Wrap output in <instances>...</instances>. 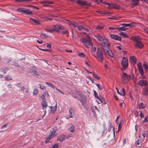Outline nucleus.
Wrapping results in <instances>:
<instances>
[{
	"instance_id": "nucleus-1",
	"label": "nucleus",
	"mask_w": 148,
	"mask_h": 148,
	"mask_svg": "<svg viewBox=\"0 0 148 148\" xmlns=\"http://www.w3.org/2000/svg\"><path fill=\"white\" fill-rule=\"evenodd\" d=\"M100 44L106 55L109 56L111 58L113 57V54L109 49L110 45L107 40L101 42Z\"/></svg>"
},
{
	"instance_id": "nucleus-2",
	"label": "nucleus",
	"mask_w": 148,
	"mask_h": 148,
	"mask_svg": "<svg viewBox=\"0 0 148 148\" xmlns=\"http://www.w3.org/2000/svg\"><path fill=\"white\" fill-rule=\"evenodd\" d=\"M81 41L83 43L85 47L88 48L92 46V43L90 38L88 36L86 37V38H82Z\"/></svg>"
},
{
	"instance_id": "nucleus-3",
	"label": "nucleus",
	"mask_w": 148,
	"mask_h": 148,
	"mask_svg": "<svg viewBox=\"0 0 148 148\" xmlns=\"http://www.w3.org/2000/svg\"><path fill=\"white\" fill-rule=\"evenodd\" d=\"M97 60L100 62H102L103 59V53L101 49L98 48L97 51L96 55H95Z\"/></svg>"
},
{
	"instance_id": "nucleus-4",
	"label": "nucleus",
	"mask_w": 148,
	"mask_h": 148,
	"mask_svg": "<svg viewBox=\"0 0 148 148\" xmlns=\"http://www.w3.org/2000/svg\"><path fill=\"white\" fill-rule=\"evenodd\" d=\"M57 130V128L55 127L51 131L48 137L45 140L46 143L48 142L51 138L57 135V134L56 133Z\"/></svg>"
},
{
	"instance_id": "nucleus-5",
	"label": "nucleus",
	"mask_w": 148,
	"mask_h": 148,
	"mask_svg": "<svg viewBox=\"0 0 148 148\" xmlns=\"http://www.w3.org/2000/svg\"><path fill=\"white\" fill-rule=\"evenodd\" d=\"M121 25L123 26L119 27V31H124L127 29V27H133L135 26L136 24L134 23H132L129 24L123 23Z\"/></svg>"
},
{
	"instance_id": "nucleus-6",
	"label": "nucleus",
	"mask_w": 148,
	"mask_h": 148,
	"mask_svg": "<svg viewBox=\"0 0 148 148\" xmlns=\"http://www.w3.org/2000/svg\"><path fill=\"white\" fill-rule=\"evenodd\" d=\"M128 63L127 59L126 58L123 57L121 62V64L123 66V67L121 68L122 70L124 71L127 68Z\"/></svg>"
},
{
	"instance_id": "nucleus-7",
	"label": "nucleus",
	"mask_w": 148,
	"mask_h": 148,
	"mask_svg": "<svg viewBox=\"0 0 148 148\" xmlns=\"http://www.w3.org/2000/svg\"><path fill=\"white\" fill-rule=\"evenodd\" d=\"M130 76L123 72L121 76V80L123 83H127L130 79Z\"/></svg>"
},
{
	"instance_id": "nucleus-8",
	"label": "nucleus",
	"mask_w": 148,
	"mask_h": 148,
	"mask_svg": "<svg viewBox=\"0 0 148 148\" xmlns=\"http://www.w3.org/2000/svg\"><path fill=\"white\" fill-rule=\"evenodd\" d=\"M17 11L20 12H23L26 14L31 15L33 13L32 11L23 8H19L17 9Z\"/></svg>"
},
{
	"instance_id": "nucleus-9",
	"label": "nucleus",
	"mask_w": 148,
	"mask_h": 148,
	"mask_svg": "<svg viewBox=\"0 0 148 148\" xmlns=\"http://www.w3.org/2000/svg\"><path fill=\"white\" fill-rule=\"evenodd\" d=\"M95 37L98 40L101 42H103L107 40L106 38L104 36H101L99 35H95Z\"/></svg>"
},
{
	"instance_id": "nucleus-10",
	"label": "nucleus",
	"mask_w": 148,
	"mask_h": 148,
	"mask_svg": "<svg viewBox=\"0 0 148 148\" xmlns=\"http://www.w3.org/2000/svg\"><path fill=\"white\" fill-rule=\"evenodd\" d=\"M69 112L70 115L69 117H66L67 119H68L69 118H73L74 117L75 113L74 109L72 108H70L69 110Z\"/></svg>"
},
{
	"instance_id": "nucleus-11",
	"label": "nucleus",
	"mask_w": 148,
	"mask_h": 148,
	"mask_svg": "<svg viewBox=\"0 0 148 148\" xmlns=\"http://www.w3.org/2000/svg\"><path fill=\"white\" fill-rule=\"evenodd\" d=\"M138 84L140 86H146L147 84V82L145 80L141 79L138 82Z\"/></svg>"
},
{
	"instance_id": "nucleus-12",
	"label": "nucleus",
	"mask_w": 148,
	"mask_h": 148,
	"mask_svg": "<svg viewBox=\"0 0 148 148\" xmlns=\"http://www.w3.org/2000/svg\"><path fill=\"white\" fill-rule=\"evenodd\" d=\"M110 36L112 39L120 41L121 40V37L118 36L117 35L113 34H111L110 35Z\"/></svg>"
},
{
	"instance_id": "nucleus-13",
	"label": "nucleus",
	"mask_w": 148,
	"mask_h": 148,
	"mask_svg": "<svg viewBox=\"0 0 148 148\" xmlns=\"http://www.w3.org/2000/svg\"><path fill=\"white\" fill-rule=\"evenodd\" d=\"M77 3L78 4L81 5H86L89 6L91 5V3H87L86 1H85L82 0H78L77 1Z\"/></svg>"
},
{
	"instance_id": "nucleus-14",
	"label": "nucleus",
	"mask_w": 148,
	"mask_h": 148,
	"mask_svg": "<svg viewBox=\"0 0 148 148\" xmlns=\"http://www.w3.org/2000/svg\"><path fill=\"white\" fill-rule=\"evenodd\" d=\"M134 47L135 48H142L143 45L141 42V41L137 42L136 44L134 45Z\"/></svg>"
},
{
	"instance_id": "nucleus-15",
	"label": "nucleus",
	"mask_w": 148,
	"mask_h": 148,
	"mask_svg": "<svg viewBox=\"0 0 148 148\" xmlns=\"http://www.w3.org/2000/svg\"><path fill=\"white\" fill-rule=\"evenodd\" d=\"M137 66L139 72L140 74H143V69L142 66V64L141 63H138L137 65Z\"/></svg>"
},
{
	"instance_id": "nucleus-16",
	"label": "nucleus",
	"mask_w": 148,
	"mask_h": 148,
	"mask_svg": "<svg viewBox=\"0 0 148 148\" xmlns=\"http://www.w3.org/2000/svg\"><path fill=\"white\" fill-rule=\"evenodd\" d=\"M131 39L132 40L136 42L141 41V39L138 36H134L132 37Z\"/></svg>"
},
{
	"instance_id": "nucleus-17",
	"label": "nucleus",
	"mask_w": 148,
	"mask_h": 148,
	"mask_svg": "<svg viewBox=\"0 0 148 148\" xmlns=\"http://www.w3.org/2000/svg\"><path fill=\"white\" fill-rule=\"evenodd\" d=\"M49 107L51 109V113L52 114L54 113L57 110V103H56L54 107H53L52 106H50Z\"/></svg>"
},
{
	"instance_id": "nucleus-18",
	"label": "nucleus",
	"mask_w": 148,
	"mask_h": 148,
	"mask_svg": "<svg viewBox=\"0 0 148 148\" xmlns=\"http://www.w3.org/2000/svg\"><path fill=\"white\" fill-rule=\"evenodd\" d=\"M29 21L31 23H34L36 25H39L40 24V22L38 20L31 18L29 19Z\"/></svg>"
},
{
	"instance_id": "nucleus-19",
	"label": "nucleus",
	"mask_w": 148,
	"mask_h": 148,
	"mask_svg": "<svg viewBox=\"0 0 148 148\" xmlns=\"http://www.w3.org/2000/svg\"><path fill=\"white\" fill-rule=\"evenodd\" d=\"M54 31L59 32H60V30L61 29V28L58 25H56L53 27Z\"/></svg>"
},
{
	"instance_id": "nucleus-20",
	"label": "nucleus",
	"mask_w": 148,
	"mask_h": 148,
	"mask_svg": "<svg viewBox=\"0 0 148 148\" xmlns=\"http://www.w3.org/2000/svg\"><path fill=\"white\" fill-rule=\"evenodd\" d=\"M139 3L138 0H132L131 4L132 5L135 6L138 5Z\"/></svg>"
},
{
	"instance_id": "nucleus-21",
	"label": "nucleus",
	"mask_w": 148,
	"mask_h": 148,
	"mask_svg": "<svg viewBox=\"0 0 148 148\" xmlns=\"http://www.w3.org/2000/svg\"><path fill=\"white\" fill-rule=\"evenodd\" d=\"M41 106L42 107V109L43 110H45L46 109L47 105L45 101H43L41 103Z\"/></svg>"
},
{
	"instance_id": "nucleus-22",
	"label": "nucleus",
	"mask_w": 148,
	"mask_h": 148,
	"mask_svg": "<svg viewBox=\"0 0 148 148\" xmlns=\"http://www.w3.org/2000/svg\"><path fill=\"white\" fill-rule=\"evenodd\" d=\"M130 60L132 63L135 64L136 63V59L135 56H133L130 57Z\"/></svg>"
},
{
	"instance_id": "nucleus-23",
	"label": "nucleus",
	"mask_w": 148,
	"mask_h": 148,
	"mask_svg": "<svg viewBox=\"0 0 148 148\" xmlns=\"http://www.w3.org/2000/svg\"><path fill=\"white\" fill-rule=\"evenodd\" d=\"M143 66L144 67L145 70L146 72L148 71V62H145L143 64Z\"/></svg>"
},
{
	"instance_id": "nucleus-24",
	"label": "nucleus",
	"mask_w": 148,
	"mask_h": 148,
	"mask_svg": "<svg viewBox=\"0 0 148 148\" xmlns=\"http://www.w3.org/2000/svg\"><path fill=\"white\" fill-rule=\"evenodd\" d=\"M145 105L143 103H140L138 105V108L139 109H143L145 107Z\"/></svg>"
},
{
	"instance_id": "nucleus-25",
	"label": "nucleus",
	"mask_w": 148,
	"mask_h": 148,
	"mask_svg": "<svg viewBox=\"0 0 148 148\" xmlns=\"http://www.w3.org/2000/svg\"><path fill=\"white\" fill-rule=\"evenodd\" d=\"M40 36L41 38L46 39L48 37V36L45 33H43L41 34Z\"/></svg>"
},
{
	"instance_id": "nucleus-26",
	"label": "nucleus",
	"mask_w": 148,
	"mask_h": 148,
	"mask_svg": "<svg viewBox=\"0 0 148 148\" xmlns=\"http://www.w3.org/2000/svg\"><path fill=\"white\" fill-rule=\"evenodd\" d=\"M32 73L33 75L36 76H38L39 75L38 73L35 70H32Z\"/></svg>"
},
{
	"instance_id": "nucleus-27",
	"label": "nucleus",
	"mask_w": 148,
	"mask_h": 148,
	"mask_svg": "<svg viewBox=\"0 0 148 148\" xmlns=\"http://www.w3.org/2000/svg\"><path fill=\"white\" fill-rule=\"evenodd\" d=\"M119 34L120 35L122 36L124 38H127V37H128V36L127 34H125L123 32H121L119 33Z\"/></svg>"
},
{
	"instance_id": "nucleus-28",
	"label": "nucleus",
	"mask_w": 148,
	"mask_h": 148,
	"mask_svg": "<svg viewBox=\"0 0 148 148\" xmlns=\"http://www.w3.org/2000/svg\"><path fill=\"white\" fill-rule=\"evenodd\" d=\"M100 14H111V13L106 11H101V12H100Z\"/></svg>"
},
{
	"instance_id": "nucleus-29",
	"label": "nucleus",
	"mask_w": 148,
	"mask_h": 148,
	"mask_svg": "<svg viewBox=\"0 0 148 148\" xmlns=\"http://www.w3.org/2000/svg\"><path fill=\"white\" fill-rule=\"evenodd\" d=\"M136 145L138 147H140L141 145V143L140 140H138L136 142Z\"/></svg>"
},
{
	"instance_id": "nucleus-30",
	"label": "nucleus",
	"mask_w": 148,
	"mask_h": 148,
	"mask_svg": "<svg viewBox=\"0 0 148 148\" xmlns=\"http://www.w3.org/2000/svg\"><path fill=\"white\" fill-rule=\"evenodd\" d=\"M66 137L64 135H62L60 136V138L59 139V140L60 142H62L65 139Z\"/></svg>"
},
{
	"instance_id": "nucleus-31",
	"label": "nucleus",
	"mask_w": 148,
	"mask_h": 148,
	"mask_svg": "<svg viewBox=\"0 0 148 148\" xmlns=\"http://www.w3.org/2000/svg\"><path fill=\"white\" fill-rule=\"evenodd\" d=\"M95 85H97V87L99 88V89L100 90H102L103 88V87L102 86V85H100L99 84H96Z\"/></svg>"
},
{
	"instance_id": "nucleus-32",
	"label": "nucleus",
	"mask_w": 148,
	"mask_h": 148,
	"mask_svg": "<svg viewBox=\"0 0 148 148\" xmlns=\"http://www.w3.org/2000/svg\"><path fill=\"white\" fill-rule=\"evenodd\" d=\"M70 25L71 26H72L74 27H77V24L74 22H70Z\"/></svg>"
},
{
	"instance_id": "nucleus-33",
	"label": "nucleus",
	"mask_w": 148,
	"mask_h": 148,
	"mask_svg": "<svg viewBox=\"0 0 148 148\" xmlns=\"http://www.w3.org/2000/svg\"><path fill=\"white\" fill-rule=\"evenodd\" d=\"M143 93L145 95H148V87H147L144 90Z\"/></svg>"
},
{
	"instance_id": "nucleus-34",
	"label": "nucleus",
	"mask_w": 148,
	"mask_h": 148,
	"mask_svg": "<svg viewBox=\"0 0 148 148\" xmlns=\"http://www.w3.org/2000/svg\"><path fill=\"white\" fill-rule=\"evenodd\" d=\"M38 91L37 89L35 88L33 91V94L34 95H36L38 94Z\"/></svg>"
},
{
	"instance_id": "nucleus-35",
	"label": "nucleus",
	"mask_w": 148,
	"mask_h": 148,
	"mask_svg": "<svg viewBox=\"0 0 148 148\" xmlns=\"http://www.w3.org/2000/svg\"><path fill=\"white\" fill-rule=\"evenodd\" d=\"M60 32H61L62 33V34H64L66 33L67 32V30L64 29H63L61 28V30H60Z\"/></svg>"
},
{
	"instance_id": "nucleus-36",
	"label": "nucleus",
	"mask_w": 148,
	"mask_h": 148,
	"mask_svg": "<svg viewBox=\"0 0 148 148\" xmlns=\"http://www.w3.org/2000/svg\"><path fill=\"white\" fill-rule=\"evenodd\" d=\"M93 76L96 79L98 80L100 78V77L98 76L97 75L95 74L94 73H93Z\"/></svg>"
},
{
	"instance_id": "nucleus-37",
	"label": "nucleus",
	"mask_w": 148,
	"mask_h": 148,
	"mask_svg": "<svg viewBox=\"0 0 148 148\" xmlns=\"http://www.w3.org/2000/svg\"><path fill=\"white\" fill-rule=\"evenodd\" d=\"M47 30L48 32L50 33H53L55 32L53 27L52 28L49 29H47Z\"/></svg>"
},
{
	"instance_id": "nucleus-38",
	"label": "nucleus",
	"mask_w": 148,
	"mask_h": 148,
	"mask_svg": "<svg viewBox=\"0 0 148 148\" xmlns=\"http://www.w3.org/2000/svg\"><path fill=\"white\" fill-rule=\"evenodd\" d=\"M71 130L70 132H74L75 131V126L74 125H72L70 127Z\"/></svg>"
},
{
	"instance_id": "nucleus-39",
	"label": "nucleus",
	"mask_w": 148,
	"mask_h": 148,
	"mask_svg": "<svg viewBox=\"0 0 148 148\" xmlns=\"http://www.w3.org/2000/svg\"><path fill=\"white\" fill-rule=\"evenodd\" d=\"M94 95H95V96L96 97V98L97 99L100 100L101 101V100L100 98L98 97V95H97V93L96 92L95 90H94Z\"/></svg>"
},
{
	"instance_id": "nucleus-40",
	"label": "nucleus",
	"mask_w": 148,
	"mask_h": 148,
	"mask_svg": "<svg viewBox=\"0 0 148 148\" xmlns=\"http://www.w3.org/2000/svg\"><path fill=\"white\" fill-rule=\"evenodd\" d=\"M5 79L6 80H10L12 79V78L10 76H8L5 77Z\"/></svg>"
},
{
	"instance_id": "nucleus-41",
	"label": "nucleus",
	"mask_w": 148,
	"mask_h": 148,
	"mask_svg": "<svg viewBox=\"0 0 148 148\" xmlns=\"http://www.w3.org/2000/svg\"><path fill=\"white\" fill-rule=\"evenodd\" d=\"M40 88L41 89L43 90L45 89V87L42 84H40Z\"/></svg>"
},
{
	"instance_id": "nucleus-42",
	"label": "nucleus",
	"mask_w": 148,
	"mask_h": 148,
	"mask_svg": "<svg viewBox=\"0 0 148 148\" xmlns=\"http://www.w3.org/2000/svg\"><path fill=\"white\" fill-rule=\"evenodd\" d=\"M46 83L48 85H49V86L51 87L52 88H54V86H53V85L51 83H49V82H46Z\"/></svg>"
},
{
	"instance_id": "nucleus-43",
	"label": "nucleus",
	"mask_w": 148,
	"mask_h": 148,
	"mask_svg": "<svg viewBox=\"0 0 148 148\" xmlns=\"http://www.w3.org/2000/svg\"><path fill=\"white\" fill-rule=\"evenodd\" d=\"M120 8V6L119 5L116 4H114L113 8L115 9H119Z\"/></svg>"
},
{
	"instance_id": "nucleus-44",
	"label": "nucleus",
	"mask_w": 148,
	"mask_h": 148,
	"mask_svg": "<svg viewBox=\"0 0 148 148\" xmlns=\"http://www.w3.org/2000/svg\"><path fill=\"white\" fill-rule=\"evenodd\" d=\"M103 26L101 25H100L98 26L97 27V29H101L103 28Z\"/></svg>"
},
{
	"instance_id": "nucleus-45",
	"label": "nucleus",
	"mask_w": 148,
	"mask_h": 148,
	"mask_svg": "<svg viewBox=\"0 0 148 148\" xmlns=\"http://www.w3.org/2000/svg\"><path fill=\"white\" fill-rule=\"evenodd\" d=\"M47 47L49 49L51 48V43H47Z\"/></svg>"
},
{
	"instance_id": "nucleus-46",
	"label": "nucleus",
	"mask_w": 148,
	"mask_h": 148,
	"mask_svg": "<svg viewBox=\"0 0 148 148\" xmlns=\"http://www.w3.org/2000/svg\"><path fill=\"white\" fill-rule=\"evenodd\" d=\"M121 92V95L123 96L125 95V92L123 88L122 89Z\"/></svg>"
},
{
	"instance_id": "nucleus-47",
	"label": "nucleus",
	"mask_w": 148,
	"mask_h": 148,
	"mask_svg": "<svg viewBox=\"0 0 148 148\" xmlns=\"http://www.w3.org/2000/svg\"><path fill=\"white\" fill-rule=\"evenodd\" d=\"M58 144H56L53 145L51 148H58Z\"/></svg>"
},
{
	"instance_id": "nucleus-48",
	"label": "nucleus",
	"mask_w": 148,
	"mask_h": 148,
	"mask_svg": "<svg viewBox=\"0 0 148 148\" xmlns=\"http://www.w3.org/2000/svg\"><path fill=\"white\" fill-rule=\"evenodd\" d=\"M78 55L79 56L81 57V58H83L84 57L85 55L82 53H79L78 54Z\"/></svg>"
},
{
	"instance_id": "nucleus-49",
	"label": "nucleus",
	"mask_w": 148,
	"mask_h": 148,
	"mask_svg": "<svg viewBox=\"0 0 148 148\" xmlns=\"http://www.w3.org/2000/svg\"><path fill=\"white\" fill-rule=\"evenodd\" d=\"M148 121V117H146L145 118L144 120L143 121V123H145L147 121Z\"/></svg>"
},
{
	"instance_id": "nucleus-50",
	"label": "nucleus",
	"mask_w": 148,
	"mask_h": 148,
	"mask_svg": "<svg viewBox=\"0 0 148 148\" xmlns=\"http://www.w3.org/2000/svg\"><path fill=\"white\" fill-rule=\"evenodd\" d=\"M77 28L80 31L82 30H83V27L77 25Z\"/></svg>"
},
{
	"instance_id": "nucleus-51",
	"label": "nucleus",
	"mask_w": 148,
	"mask_h": 148,
	"mask_svg": "<svg viewBox=\"0 0 148 148\" xmlns=\"http://www.w3.org/2000/svg\"><path fill=\"white\" fill-rule=\"evenodd\" d=\"M42 3H46V4H51V3L49 1H43L41 2Z\"/></svg>"
},
{
	"instance_id": "nucleus-52",
	"label": "nucleus",
	"mask_w": 148,
	"mask_h": 148,
	"mask_svg": "<svg viewBox=\"0 0 148 148\" xmlns=\"http://www.w3.org/2000/svg\"><path fill=\"white\" fill-rule=\"evenodd\" d=\"M114 7V4H108V7L110 8H112Z\"/></svg>"
},
{
	"instance_id": "nucleus-53",
	"label": "nucleus",
	"mask_w": 148,
	"mask_h": 148,
	"mask_svg": "<svg viewBox=\"0 0 148 148\" xmlns=\"http://www.w3.org/2000/svg\"><path fill=\"white\" fill-rule=\"evenodd\" d=\"M40 97L43 100V101H45V96L44 95H41L40 96Z\"/></svg>"
},
{
	"instance_id": "nucleus-54",
	"label": "nucleus",
	"mask_w": 148,
	"mask_h": 148,
	"mask_svg": "<svg viewBox=\"0 0 148 148\" xmlns=\"http://www.w3.org/2000/svg\"><path fill=\"white\" fill-rule=\"evenodd\" d=\"M37 42L39 44H42L43 43V41L40 39L38 40Z\"/></svg>"
},
{
	"instance_id": "nucleus-55",
	"label": "nucleus",
	"mask_w": 148,
	"mask_h": 148,
	"mask_svg": "<svg viewBox=\"0 0 148 148\" xmlns=\"http://www.w3.org/2000/svg\"><path fill=\"white\" fill-rule=\"evenodd\" d=\"M44 94L45 96L47 97H48L49 95L48 92L47 91H45L44 92Z\"/></svg>"
},
{
	"instance_id": "nucleus-56",
	"label": "nucleus",
	"mask_w": 148,
	"mask_h": 148,
	"mask_svg": "<svg viewBox=\"0 0 148 148\" xmlns=\"http://www.w3.org/2000/svg\"><path fill=\"white\" fill-rule=\"evenodd\" d=\"M82 104L83 106V107L84 108H86V106L85 103L84 102H82Z\"/></svg>"
},
{
	"instance_id": "nucleus-57",
	"label": "nucleus",
	"mask_w": 148,
	"mask_h": 148,
	"mask_svg": "<svg viewBox=\"0 0 148 148\" xmlns=\"http://www.w3.org/2000/svg\"><path fill=\"white\" fill-rule=\"evenodd\" d=\"M38 49L40 50H41L42 51H48L49 52H50V50H48V49H41L39 48H38Z\"/></svg>"
},
{
	"instance_id": "nucleus-58",
	"label": "nucleus",
	"mask_w": 148,
	"mask_h": 148,
	"mask_svg": "<svg viewBox=\"0 0 148 148\" xmlns=\"http://www.w3.org/2000/svg\"><path fill=\"white\" fill-rule=\"evenodd\" d=\"M56 89L58 91H59V92H60L61 93H62L63 94H64V93L63 92H62L61 90H60L59 89H57V88H56Z\"/></svg>"
},
{
	"instance_id": "nucleus-59",
	"label": "nucleus",
	"mask_w": 148,
	"mask_h": 148,
	"mask_svg": "<svg viewBox=\"0 0 148 148\" xmlns=\"http://www.w3.org/2000/svg\"><path fill=\"white\" fill-rule=\"evenodd\" d=\"M17 86L18 87H22V85L21 83H18L17 85Z\"/></svg>"
},
{
	"instance_id": "nucleus-60",
	"label": "nucleus",
	"mask_w": 148,
	"mask_h": 148,
	"mask_svg": "<svg viewBox=\"0 0 148 148\" xmlns=\"http://www.w3.org/2000/svg\"><path fill=\"white\" fill-rule=\"evenodd\" d=\"M25 92L26 93H28L29 92V89L28 88H25Z\"/></svg>"
},
{
	"instance_id": "nucleus-61",
	"label": "nucleus",
	"mask_w": 148,
	"mask_h": 148,
	"mask_svg": "<svg viewBox=\"0 0 148 148\" xmlns=\"http://www.w3.org/2000/svg\"><path fill=\"white\" fill-rule=\"evenodd\" d=\"M96 48L95 47L93 48H92V50L94 52L96 51Z\"/></svg>"
},
{
	"instance_id": "nucleus-62",
	"label": "nucleus",
	"mask_w": 148,
	"mask_h": 148,
	"mask_svg": "<svg viewBox=\"0 0 148 148\" xmlns=\"http://www.w3.org/2000/svg\"><path fill=\"white\" fill-rule=\"evenodd\" d=\"M15 1H17L19 2H24V0H15Z\"/></svg>"
},
{
	"instance_id": "nucleus-63",
	"label": "nucleus",
	"mask_w": 148,
	"mask_h": 148,
	"mask_svg": "<svg viewBox=\"0 0 148 148\" xmlns=\"http://www.w3.org/2000/svg\"><path fill=\"white\" fill-rule=\"evenodd\" d=\"M147 135V134L145 133H144L142 134L143 137L145 138Z\"/></svg>"
},
{
	"instance_id": "nucleus-64",
	"label": "nucleus",
	"mask_w": 148,
	"mask_h": 148,
	"mask_svg": "<svg viewBox=\"0 0 148 148\" xmlns=\"http://www.w3.org/2000/svg\"><path fill=\"white\" fill-rule=\"evenodd\" d=\"M139 116H140L141 118H142L143 117V116L142 114V112H141L139 114Z\"/></svg>"
}]
</instances>
